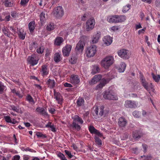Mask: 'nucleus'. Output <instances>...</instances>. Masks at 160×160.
Wrapping results in <instances>:
<instances>
[{"label":"nucleus","instance_id":"obj_34","mask_svg":"<svg viewBox=\"0 0 160 160\" xmlns=\"http://www.w3.org/2000/svg\"><path fill=\"white\" fill-rule=\"evenodd\" d=\"M103 98L106 99H109L110 98V91H105L104 92Z\"/></svg>","mask_w":160,"mask_h":160},{"label":"nucleus","instance_id":"obj_3","mask_svg":"<svg viewBox=\"0 0 160 160\" xmlns=\"http://www.w3.org/2000/svg\"><path fill=\"white\" fill-rule=\"evenodd\" d=\"M95 25L94 19L92 18H90L86 22L85 26L86 30L87 31H89L93 29Z\"/></svg>","mask_w":160,"mask_h":160},{"label":"nucleus","instance_id":"obj_49","mask_svg":"<svg viewBox=\"0 0 160 160\" xmlns=\"http://www.w3.org/2000/svg\"><path fill=\"white\" fill-rule=\"evenodd\" d=\"M5 88V87L3 84L1 82H0V93L2 94Z\"/></svg>","mask_w":160,"mask_h":160},{"label":"nucleus","instance_id":"obj_36","mask_svg":"<svg viewBox=\"0 0 160 160\" xmlns=\"http://www.w3.org/2000/svg\"><path fill=\"white\" fill-rule=\"evenodd\" d=\"M152 75L153 79L155 82H158L160 80V75H155L153 73H152Z\"/></svg>","mask_w":160,"mask_h":160},{"label":"nucleus","instance_id":"obj_63","mask_svg":"<svg viewBox=\"0 0 160 160\" xmlns=\"http://www.w3.org/2000/svg\"><path fill=\"white\" fill-rule=\"evenodd\" d=\"M95 134L97 135L98 136L102 137V133H101L98 130H97V131H96V132L95 133Z\"/></svg>","mask_w":160,"mask_h":160},{"label":"nucleus","instance_id":"obj_32","mask_svg":"<svg viewBox=\"0 0 160 160\" xmlns=\"http://www.w3.org/2000/svg\"><path fill=\"white\" fill-rule=\"evenodd\" d=\"M18 32L19 38L23 40L25 38V33L22 30L21 31L20 30H18Z\"/></svg>","mask_w":160,"mask_h":160},{"label":"nucleus","instance_id":"obj_37","mask_svg":"<svg viewBox=\"0 0 160 160\" xmlns=\"http://www.w3.org/2000/svg\"><path fill=\"white\" fill-rule=\"evenodd\" d=\"M4 35L8 37H9L10 34L8 29L6 27H4L2 29Z\"/></svg>","mask_w":160,"mask_h":160},{"label":"nucleus","instance_id":"obj_30","mask_svg":"<svg viewBox=\"0 0 160 160\" xmlns=\"http://www.w3.org/2000/svg\"><path fill=\"white\" fill-rule=\"evenodd\" d=\"M117 22H121L125 21L126 20V17L124 15H118Z\"/></svg>","mask_w":160,"mask_h":160},{"label":"nucleus","instance_id":"obj_31","mask_svg":"<svg viewBox=\"0 0 160 160\" xmlns=\"http://www.w3.org/2000/svg\"><path fill=\"white\" fill-rule=\"evenodd\" d=\"M77 60V57L76 55L72 56L69 59V62L72 64H75Z\"/></svg>","mask_w":160,"mask_h":160},{"label":"nucleus","instance_id":"obj_10","mask_svg":"<svg viewBox=\"0 0 160 160\" xmlns=\"http://www.w3.org/2000/svg\"><path fill=\"white\" fill-rule=\"evenodd\" d=\"M102 78V76L100 74H98L95 75L92 79L89 81V83L91 85H93L99 81Z\"/></svg>","mask_w":160,"mask_h":160},{"label":"nucleus","instance_id":"obj_58","mask_svg":"<svg viewBox=\"0 0 160 160\" xmlns=\"http://www.w3.org/2000/svg\"><path fill=\"white\" fill-rule=\"evenodd\" d=\"M20 156L18 155H16L14 156L12 158V160H19Z\"/></svg>","mask_w":160,"mask_h":160},{"label":"nucleus","instance_id":"obj_51","mask_svg":"<svg viewBox=\"0 0 160 160\" xmlns=\"http://www.w3.org/2000/svg\"><path fill=\"white\" fill-rule=\"evenodd\" d=\"M133 115L136 118H138L140 116V113L139 111H135L132 113Z\"/></svg>","mask_w":160,"mask_h":160},{"label":"nucleus","instance_id":"obj_38","mask_svg":"<svg viewBox=\"0 0 160 160\" xmlns=\"http://www.w3.org/2000/svg\"><path fill=\"white\" fill-rule=\"evenodd\" d=\"M100 70V69L99 68L98 66H95L93 69L92 71V73L93 74H95L97 73Z\"/></svg>","mask_w":160,"mask_h":160},{"label":"nucleus","instance_id":"obj_4","mask_svg":"<svg viewBox=\"0 0 160 160\" xmlns=\"http://www.w3.org/2000/svg\"><path fill=\"white\" fill-rule=\"evenodd\" d=\"M101 65L105 69H108L110 67V56L106 57L101 62Z\"/></svg>","mask_w":160,"mask_h":160},{"label":"nucleus","instance_id":"obj_1","mask_svg":"<svg viewBox=\"0 0 160 160\" xmlns=\"http://www.w3.org/2000/svg\"><path fill=\"white\" fill-rule=\"evenodd\" d=\"M97 47L95 45H92L88 47L86 49V56L89 58L93 57L97 52Z\"/></svg>","mask_w":160,"mask_h":160},{"label":"nucleus","instance_id":"obj_11","mask_svg":"<svg viewBox=\"0 0 160 160\" xmlns=\"http://www.w3.org/2000/svg\"><path fill=\"white\" fill-rule=\"evenodd\" d=\"M101 33L100 32H97L93 34L92 38V43H96L98 42L100 38Z\"/></svg>","mask_w":160,"mask_h":160},{"label":"nucleus","instance_id":"obj_35","mask_svg":"<svg viewBox=\"0 0 160 160\" xmlns=\"http://www.w3.org/2000/svg\"><path fill=\"white\" fill-rule=\"evenodd\" d=\"M27 100L31 104H34L35 102L32 98L30 95H28L26 97Z\"/></svg>","mask_w":160,"mask_h":160},{"label":"nucleus","instance_id":"obj_56","mask_svg":"<svg viewBox=\"0 0 160 160\" xmlns=\"http://www.w3.org/2000/svg\"><path fill=\"white\" fill-rule=\"evenodd\" d=\"M142 158H144L145 159H149L152 158V156L151 155H143L141 156Z\"/></svg>","mask_w":160,"mask_h":160},{"label":"nucleus","instance_id":"obj_26","mask_svg":"<svg viewBox=\"0 0 160 160\" xmlns=\"http://www.w3.org/2000/svg\"><path fill=\"white\" fill-rule=\"evenodd\" d=\"M35 22L34 21L30 22L28 24V28L30 32H33L35 29Z\"/></svg>","mask_w":160,"mask_h":160},{"label":"nucleus","instance_id":"obj_25","mask_svg":"<svg viewBox=\"0 0 160 160\" xmlns=\"http://www.w3.org/2000/svg\"><path fill=\"white\" fill-rule=\"evenodd\" d=\"M71 126L73 129H76L78 131L80 130L81 127L80 125L78 124L77 122H73L72 124L71 125Z\"/></svg>","mask_w":160,"mask_h":160},{"label":"nucleus","instance_id":"obj_50","mask_svg":"<svg viewBox=\"0 0 160 160\" xmlns=\"http://www.w3.org/2000/svg\"><path fill=\"white\" fill-rule=\"evenodd\" d=\"M44 50V47L43 46L40 47L37 50V52L39 54H42L43 53Z\"/></svg>","mask_w":160,"mask_h":160},{"label":"nucleus","instance_id":"obj_16","mask_svg":"<svg viewBox=\"0 0 160 160\" xmlns=\"http://www.w3.org/2000/svg\"><path fill=\"white\" fill-rule=\"evenodd\" d=\"M126 67V65L124 62H121L120 64V66L119 68H118L117 65H115V68L118 69L119 72H123L124 71Z\"/></svg>","mask_w":160,"mask_h":160},{"label":"nucleus","instance_id":"obj_60","mask_svg":"<svg viewBox=\"0 0 160 160\" xmlns=\"http://www.w3.org/2000/svg\"><path fill=\"white\" fill-rule=\"evenodd\" d=\"M132 153L134 154H138V149L137 148H133L132 149Z\"/></svg>","mask_w":160,"mask_h":160},{"label":"nucleus","instance_id":"obj_43","mask_svg":"<svg viewBox=\"0 0 160 160\" xmlns=\"http://www.w3.org/2000/svg\"><path fill=\"white\" fill-rule=\"evenodd\" d=\"M10 109L13 110L16 112H19V108L18 107L15 106L13 105H11L10 106Z\"/></svg>","mask_w":160,"mask_h":160},{"label":"nucleus","instance_id":"obj_22","mask_svg":"<svg viewBox=\"0 0 160 160\" xmlns=\"http://www.w3.org/2000/svg\"><path fill=\"white\" fill-rule=\"evenodd\" d=\"M73 122H78L81 124H82L83 123V120L82 118L78 115L74 116V117L73 118Z\"/></svg>","mask_w":160,"mask_h":160},{"label":"nucleus","instance_id":"obj_27","mask_svg":"<svg viewBox=\"0 0 160 160\" xmlns=\"http://www.w3.org/2000/svg\"><path fill=\"white\" fill-rule=\"evenodd\" d=\"M77 103L79 107L82 106L84 105V100L82 98L79 97L77 100Z\"/></svg>","mask_w":160,"mask_h":160},{"label":"nucleus","instance_id":"obj_57","mask_svg":"<svg viewBox=\"0 0 160 160\" xmlns=\"http://www.w3.org/2000/svg\"><path fill=\"white\" fill-rule=\"evenodd\" d=\"M11 16L14 18H15L17 17V15L16 12L15 11L12 12L11 13Z\"/></svg>","mask_w":160,"mask_h":160},{"label":"nucleus","instance_id":"obj_21","mask_svg":"<svg viewBox=\"0 0 160 160\" xmlns=\"http://www.w3.org/2000/svg\"><path fill=\"white\" fill-rule=\"evenodd\" d=\"M103 45L105 46H108L110 45V36H105L103 39Z\"/></svg>","mask_w":160,"mask_h":160},{"label":"nucleus","instance_id":"obj_12","mask_svg":"<svg viewBox=\"0 0 160 160\" xmlns=\"http://www.w3.org/2000/svg\"><path fill=\"white\" fill-rule=\"evenodd\" d=\"M28 60L32 66H34L36 65L38 62V60L36 58L35 55H32L31 56H29L28 58Z\"/></svg>","mask_w":160,"mask_h":160},{"label":"nucleus","instance_id":"obj_5","mask_svg":"<svg viewBox=\"0 0 160 160\" xmlns=\"http://www.w3.org/2000/svg\"><path fill=\"white\" fill-rule=\"evenodd\" d=\"M53 13L54 16L58 18L62 17L64 13L62 8L61 6H58L55 8L53 9Z\"/></svg>","mask_w":160,"mask_h":160},{"label":"nucleus","instance_id":"obj_20","mask_svg":"<svg viewBox=\"0 0 160 160\" xmlns=\"http://www.w3.org/2000/svg\"><path fill=\"white\" fill-rule=\"evenodd\" d=\"M36 111L38 113L43 116H47L48 114L45 111V109L40 107H38L36 109Z\"/></svg>","mask_w":160,"mask_h":160},{"label":"nucleus","instance_id":"obj_9","mask_svg":"<svg viewBox=\"0 0 160 160\" xmlns=\"http://www.w3.org/2000/svg\"><path fill=\"white\" fill-rule=\"evenodd\" d=\"M124 106L127 108H133L137 107L136 102L133 101L127 100L125 102Z\"/></svg>","mask_w":160,"mask_h":160},{"label":"nucleus","instance_id":"obj_46","mask_svg":"<svg viewBox=\"0 0 160 160\" xmlns=\"http://www.w3.org/2000/svg\"><path fill=\"white\" fill-rule=\"evenodd\" d=\"M57 155L61 160H67L65 156L61 152H59L57 154Z\"/></svg>","mask_w":160,"mask_h":160},{"label":"nucleus","instance_id":"obj_55","mask_svg":"<svg viewBox=\"0 0 160 160\" xmlns=\"http://www.w3.org/2000/svg\"><path fill=\"white\" fill-rule=\"evenodd\" d=\"M29 1V0H21L20 3L22 5H25Z\"/></svg>","mask_w":160,"mask_h":160},{"label":"nucleus","instance_id":"obj_15","mask_svg":"<svg viewBox=\"0 0 160 160\" xmlns=\"http://www.w3.org/2000/svg\"><path fill=\"white\" fill-rule=\"evenodd\" d=\"M70 82L72 84H77L80 82V79L78 75H72L70 76Z\"/></svg>","mask_w":160,"mask_h":160},{"label":"nucleus","instance_id":"obj_59","mask_svg":"<svg viewBox=\"0 0 160 160\" xmlns=\"http://www.w3.org/2000/svg\"><path fill=\"white\" fill-rule=\"evenodd\" d=\"M128 134L127 133H125L123 134V138L122 139L123 140H125L127 139L128 136Z\"/></svg>","mask_w":160,"mask_h":160},{"label":"nucleus","instance_id":"obj_23","mask_svg":"<svg viewBox=\"0 0 160 160\" xmlns=\"http://www.w3.org/2000/svg\"><path fill=\"white\" fill-rule=\"evenodd\" d=\"M55 26L52 22L49 23L47 25L46 29L48 31H50L54 30L55 28Z\"/></svg>","mask_w":160,"mask_h":160},{"label":"nucleus","instance_id":"obj_45","mask_svg":"<svg viewBox=\"0 0 160 160\" xmlns=\"http://www.w3.org/2000/svg\"><path fill=\"white\" fill-rule=\"evenodd\" d=\"M133 137L135 139H139L141 137V136L138 134L137 131H135L133 132Z\"/></svg>","mask_w":160,"mask_h":160},{"label":"nucleus","instance_id":"obj_7","mask_svg":"<svg viewBox=\"0 0 160 160\" xmlns=\"http://www.w3.org/2000/svg\"><path fill=\"white\" fill-rule=\"evenodd\" d=\"M72 49V46L68 44L64 47L62 49L63 55L64 56H68Z\"/></svg>","mask_w":160,"mask_h":160},{"label":"nucleus","instance_id":"obj_18","mask_svg":"<svg viewBox=\"0 0 160 160\" xmlns=\"http://www.w3.org/2000/svg\"><path fill=\"white\" fill-rule=\"evenodd\" d=\"M42 76H44L47 75L48 72V66L46 65H44L42 66V69L41 71Z\"/></svg>","mask_w":160,"mask_h":160},{"label":"nucleus","instance_id":"obj_48","mask_svg":"<svg viewBox=\"0 0 160 160\" xmlns=\"http://www.w3.org/2000/svg\"><path fill=\"white\" fill-rule=\"evenodd\" d=\"M36 135L38 137H41L42 138H46V136L45 135L42 134V133L39 132H37L36 133Z\"/></svg>","mask_w":160,"mask_h":160},{"label":"nucleus","instance_id":"obj_54","mask_svg":"<svg viewBox=\"0 0 160 160\" xmlns=\"http://www.w3.org/2000/svg\"><path fill=\"white\" fill-rule=\"evenodd\" d=\"M120 27L118 26H112L111 28V29L112 30L115 32L116 31L118 30L119 28Z\"/></svg>","mask_w":160,"mask_h":160},{"label":"nucleus","instance_id":"obj_6","mask_svg":"<svg viewBox=\"0 0 160 160\" xmlns=\"http://www.w3.org/2000/svg\"><path fill=\"white\" fill-rule=\"evenodd\" d=\"M104 107L103 106H100L99 108L97 107L96 108L94 111L95 112V114L96 119L102 116L103 114V109ZM95 115V114H94Z\"/></svg>","mask_w":160,"mask_h":160},{"label":"nucleus","instance_id":"obj_14","mask_svg":"<svg viewBox=\"0 0 160 160\" xmlns=\"http://www.w3.org/2000/svg\"><path fill=\"white\" fill-rule=\"evenodd\" d=\"M110 81L109 78H103L101 80L99 84L97 85L96 88L97 89H99L102 88L106 84L109 82Z\"/></svg>","mask_w":160,"mask_h":160},{"label":"nucleus","instance_id":"obj_47","mask_svg":"<svg viewBox=\"0 0 160 160\" xmlns=\"http://www.w3.org/2000/svg\"><path fill=\"white\" fill-rule=\"evenodd\" d=\"M118 99L117 95L114 93H111V100H117Z\"/></svg>","mask_w":160,"mask_h":160},{"label":"nucleus","instance_id":"obj_61","mask_svg":"<svg viewBox=\"0 0 160 160\" xmlns=\"http://www.w3.org/2000/svg\"><path fill=\"white\" fill-rule=\"evenodd\" d=\"M64 86L66 87L71 88L72 87V86L71 84L67 82H66L64 84Z\"/></svg>","mask_w":160,"mask_h":160},{"label":"nucleus","instance_id":"obj_13","mask_svg":"<svg viewBox=\"0 0 160 160\" xmlns=\"http://www.w3.org/2000/svg\"><path fill=\"white\" fill-rule=\"evenodd\" d=\"M54 98L57 101L58 104H62L63 99L62 96L60 93L54 91Z\"/></svg>","mask_w":160,"mask_h":160},{"label":"nucleus","instance_id":"obj_40","mask_svg":"<svg viewBox=\"0 0 160 160\" xmlns=\"http://www.w3.org/2000/svg\"><path fill=\"white\" fill-rule=\"evenodd\" d=\"M89 130L91 133L92 134H95L97 131V130L92 126H90L89 127Z\"/></svg>","mask_w":160,"mask_h":160},{"label":"nucleus","instance_id":"obj_17","mask_svg":"<svg viewBox=\"0 0 160 160\" xmlns=\"http://www.w3.org/2000/svg\"><path fill=\"white\" fill-rule=\"evenodd\" d=\"M118 124L121 127H125L127 123L126 120L124 118L120 117L118 119Z\"/></svg>","mask_w":160,"mask_h":160},{"label":"nucleus","instance_id":"obj_19","mask_svg":"<svg viewBox=\"0 0 160 160\" xmlns=\"http://www.w3.org/2000/svg\"><path fill=\"white\" fill-rule=\"evenodd\" d=\"M46 83L48 87L51 88H53L56 85V82L54 79H49Z\"/></svg>","mask_w":160,"mask_h":160},{"label":"nucleus","instance_id":"obj_64","mask_svg":"<svg viewBox=\"0 0 160 160\" xmlns=\"http://www.w3.org/2000/svg\"><path fill=\"white\" fill-rule=\"evenodd\" d=\"M72 147L73 149L75 151H79V149L76 145L74 144L72 145Z\"/></svg>","mask_w":160,"mask_h":160},{"label":"nucleus","instance_id":"obj_8","mask_svg":"<svg viewBox=\"0 0 160 160\" xmlns=\"http://www.w3.org/2000/svg\"><path fill=\"white\" fill-rule=\"evenodd\" d=\"M84 45L85 44L83 41L81 40L79 41L76 45L75 48V51L77 53L82 52L83 50Z\"/></svg>","mask_w":160,"mask_h":160},{"label":"nucleus","instance_id":"obj_44","mask_svg":"<svg viewBox=\"0 0 160 160\" xmlns=\"http://www.w3.org/2000/svg\"><path fill=\"white\" fill-rule=\"evenodd\" d=\"M142 86L147 90L148 89V83L145 80H142V81L141 82Z\"/></svg>","mask_w":160,"mask_h":160},{"label":"nucleus","instance_id":"obj_42","mask_svg":"<svg viewBox=\"0 0 160 160\" xmlns=\"http://www.w3.org/2000/svg\"><path fill=\"white\" fill-rule=\"evenodd\" d=\"M94 139H95V142L97 145L99 146L102 145V143L101 140L98 137L96 136H95L94 137Z\"/></svg>","mask_w":160,"mask_h":160},{"label":"nucleus","instance_id":"obj_28","mask_svg":"<svg viewBox=\"0 0 160 160\" xmlns=\"http://www.w3.org/2000/svg\"><path fill=\"white\" fill-rule=\"evenodd\" d=\"M63 42V39L62 37L56 38L55 40L54 44L57 46H59Z\"/></svg>","mask_w":160,"mask_h":160},{"label":"nucleus","instance_id":"obj_24","mask_svg":"<svg viewBox=\"0 0 160 160\" xmlns=\"http://www.w3.org/2000/svg\"><path fill=\"white\" fill-rule=\"evenodd\" d=\"M54 60L56 62H59L61 60V54L58 52L56 53L54 55Z\"/></svg>","mask_w":160,"mask_h":160},{"label":"nucleus","instance_id":"obj_29","mask_svg":"<svg viewBox=\"0 0 160 160\" xmlns=\"http://www.w3.org/2000/svg\"><path fill=\"white\" fill-rule=\"evenodd\" d=\"M41 24L42 25H43L45 20V13L44 12H41L40 15Z\"/></svg>","mask_w":160,"mask_h":160},{"label":"nucleus","instance_id":"obj_62","mask_svg":"<svg viewBox=\"0 0 160 160\" xmlns=\"http://www.w3.org/2000/svg\"><path fill=\"white\" fill-rule=\"evenodd\" d=\"M49 111L50 113L52 114L54 113L55 109L53 108H51L49 109Z\"/></svg>","mask_w":160,"mask_h":160},{"label":"nucleus","instance_id":"obj_2","mask_svg":"<svg viewBox=\"0 0 160 160\" xmlns=\"http://www.w3.org/2000/svg\"><path fill=\"white\" fill-rule=\"evenodd\" d=\"M129 52V51L126 49H122L118 51V55L123 59H128L130 56Z\"/></svg>","mask_w":160,"mask_h":160},{"label":"nucleus","instance_id":"obj_53","mask_svg":"<svg viewBox=\"0 0 160 160\" xmlns=\"http://www.w3.org/2000/svg\"><path fill=\"white\" fill-rule=\"evenodd\" d=\"M66 154L68 156L69 158H71L73 155H72L71 152L67 150H65L64 151Z\"/></svg>","mask_w":160,"mask_h":160},{"label":"nucleus","instance_id":"obj_41","mask_svg":"<svg viewBox=\"0 0 160 160\" xmlns=\"http://www.w3.org/2000/svg\"><path fill=\"white\" fill-rule=\"evenodd\" d=\"M131 5L130 4H128L127 5L124 6L122 10V11L123 12H126L128 11L130 9Z\"/></svg>","mask_w":160,"mask_h":160},{"label":"nucleus","instance_id":"obj_33","mask_svg":"<svg viewBox=\"0 0 160 160\" xmlns=\"http://www.w3.org/2000/svg\"><path fill=\"white\" fill-rule=\"evenodd\" d=\"M4 5L6 7H11L13 6V3L11 2V0H5Z\"/></svg>","mask_w":160,"mask_h":160},{"label":"nucleus","instance_id":"obj_39","mask_svg":"<svg viewBox=\"0 0 160 160\" xmlns=\"http://www.w3.org/2000/svg\"><path fill=\"white\" fill-rule=\"evenodd\" d=\"M117 15L112 16L111 18V22L114 23H117Z\"/></svg>","mask_w":160,"mask_h":160},{"label":"nucleus","instance_id":"obj_52","mask_svg":"<svg viewBox=\"0 0 160 160\" xmlns=\"http://www.w3.org/2000/svg\"><path fill=\"white\" fill-rule=\"evenodd\" d=\"M4 118L5 121L8 123L12 122V120L10 117L9 116H5L4 117Z\"/></svg>","mask_w":160,"mask_h":160}]
</instances>
